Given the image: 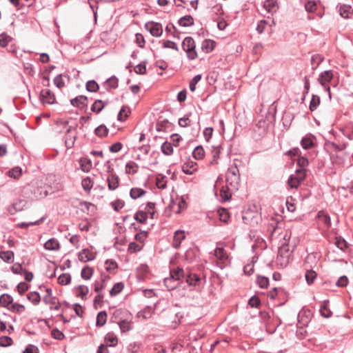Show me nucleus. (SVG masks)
I'll use <instances>...</instances> for the list:
<instances>
[{
    "label": "nucleus",
    "mask_w": 353,
    "mask_h": 353,
    "mask_svg": "<svg viewBox=\"0 0 353 353\" xmlns=\"http://www.w3.org/2000/svg\"><path fill=\"white\" fill-rule=\"evenodd\" d=\"M218 214L219 216V219L223 223H228L230 220V216L229 212L224 208H221L218 210Z\"/></svg>",
    "instance_id": "obj_45"
},
{
    "label": "nucleus",
    "mask_w": 353,
    "mask_h": 353,
    "mask_svg": "<svg viewBox=\"0 0 353 353\" xmlns=\"http://www.w3.org/2000/svg\"><path fill=\"white\" fill-rule=\"evenodd\" d=\"M334 244L342 251H345L348 248L347 242L341 236H336L335 238Z\"/></svg>",
    "instance_id": "obj_39"
},
{
    "label": "nucleus",
    "mask_w": 353,
    "mask_h": 353,
    "mask_svg": "<svg viewBox=\"0 0 353 353\" xmlns=\"http://www.w3.org/2000/svg\"><path fill=\"white\" fill-rule=\"evenodd\" d=\"M71 281V275L69 273H63L58 278V283L66 285Z\"/></svg>",
    "instance_id": "obj_43"
},
{
    "label": "nucleus",
    "mask_w": 353,
    "mask_h": 353,
    "mask_svg": "<svg viewBox=\"0 0 353 353\" xmlns=\"http://www.w3.org/2000/svg\"><path fill=\"white\" fill-rule=\"evenodd\" d=\"M161 152L166 156H170L173 154V146L170 142L165 141L161 146Z\"/></svg>",
    "instance_id": "obj_32"
},
{
    "label": "nucleus",
    "mask_w": 353,
    "mask_h": 353,
    "mask_svg": "<svg viewBox=\"0 0 353 353\" xmlns=\"http://www.w3.org/2000/svg\"><path fill=\"white\" fill-rule=\"evenodd\" d=\"M81 170L85 172H88L92 168V161L87 158H81L79 160Z\"/></svg>",
    "instance_id": "obj_29"
},
{
    "label": "nucleus",
    "mask_w": 353,
    "mask_h": 353,
    "mask_svg": "<svg viewBox=\"0 0 353 353\" xmlns=\"http://www.w3.org/2000/svg\"><path fill=\"white\" fill-rule=\"evenodd\" d=\"M305 172V169H297L295 171V174L290 175V181H293V179L296 180V185H293L295 189L298 188L301 183L305 180L306 177Z\"/></svg>",
    "instance_id": "obj_7"
},
{
    "label": "nucleus",
    "mask_w": 353,
    "mask_h": 353,
    "mask_svg": "<svg viewBox=\"0 0 353 353\" xmlns=\"http://www.w3.org/2000/svg\"><path fill=\"white\" fill-rule=\"evenodd\" d=\"M187 270H184L181 268H177L170 270V276L176 281L179 282L180 280L184 279Z\"/></svg>",
    "instance_id": "obj_12"
},
{
    "label": "nucleus",
    "mask_w": 353,
    "mask_h": 353,
    "mask_svg": "<svg viewBox=\"0 0 353 353\" xmlns=\"http://www.w3.org/2000/svg\"><path fill=\"white\" fill-rule=\"evenodd\" d=\"M126 173L130 174H134L138 172L139 165L134 161H129L125 165Z\"/></svg>",
    "instance_id": "obj_37"
},
{
    "label": "nucleus",
    "mask_w": 353,
    "mask_h": 353,
    "mask_svg": "<svg viewBox=\"0 0 353 353\" xmlns=\"http://www.w3.org/2000/svg\"><path fill=\"white\" fill-rule=\"evenodd\" d=\"M13 302L12 297L8 294H3L0 296V305L3 307H9Z\"/></svg>",
    "instance_id": "obj_26"
},
{
    "label": "nucleus",
    "mask_w": 353,
    "mask_h": 353,
    "mask_svg": "<svg viewBox=\"0 0 353 353\" xmlns=\"http://www.w3.org/2000/svg\"><path fill=\"white\" fill-rule=\"evenodd\" d=\"M178 24L182 27H190L194 25V19L191 15H185L180 18Z\"/></svg>",
    "instance_id": "obj_20"
},
{
    "label": "nucleus",
    "mask_w": 353,
    "mask_h": 353,
    "mask_svg": "<svg viewBox=\"0 0 353 353\" xmlns=\"http://www.w3.org/2000/svg\"><path fill=\"white\" fill-rule=\"evenodd\" d=\"M108 104V101H103L100 99L96 100L91 106V110L99 113Z\"/></svg>",
    "instance_id": "obj_17"
},
{
    "label": "nucleus",
    "mask_w": 353,
    "mask_h": 353,
    "mask_svg": "<svg viewBox=\"0 0 353 353\" xmlns=\"http://www.w3.org/2000/svg\"><path fill=\"white\" fill-rule=\"evenodd\" d=\"M193 157L196 160H201L205 157V150L202 145L196 146L192 152Z\"/></svg>",
    "instance_id": "obj_30"
},
{
    "label": "nucleus",
    "mask_w": 353,
    "mask_h": 353,
    "mask_svg": "<svg viewBox=\"0 0 353 353\" xmlns=\"http://www.w3.org/2000/svg\"><path fill=\"white\" fill-rule=\"evenodd\" d=\"M225 181L226 183L231 187L232 190L236 191L239 190L240 173L236 165H232L228 169L225 175Z\"/></svg>",
    "instance_id": "obj_2"
},
{
    "label": "nucleus",
    "mask_w": 353,
    "mask_h": 353,
    "mask_svg": "<svg viewBox=\"0 0 353 353\" xmlns=\"http://www.w3.org/2000/svg\"><path fill=\"white\" fill-rule=\"evenodd\" d=\"M333 78V73L332 70H325L319 74L318 78L319 83L322 86H325Z\"/></svg>",
    "instance_id": "obj_11"
},
{
    "label": "nucleus",
    "mask_w": 353,
    "mask_h": 353,
    "mask_svg": "<svg viewBox=\"0 0 353 353\" xmlns=\"http://www.w3.org/2000/svg\"><path fill=\"white\" fill-rule=\"evenodd\" d=\"M185 235L183 230H178L174 232L173 236V247L176 249L181 245V241L185 239Z\"/></svg>",
    "instance_id": "obj_13"
},
{
    "label": "nucleus",
    "mask_w": 353,
    "mask_h": 353,
    "mask_svg": "<svg viewBox=\"0 0 353 353\" xmlns=\"http://www.w3.org/2000/svg\"><path fill=\"white\" fill-rule=\"evenodd\" d=\"M146 191L143 189L139 188H133L130 191V196L132 199H137L144 194H145Z\"/></svg>",
    "instance_id": "obj_31"
},
{
    "label": "nucleus",
    "mask_w": 353,
    "mask_h": 353,
    "mask_svg": "<svg viewBox=\"0 0 353 353\" xmlns=\"http://www.w3.org/2000/svg\"><path fill=\"white\" fill-rule=\"evenodd\" d=\"M134 219L139 223H145L148 219L147 212L143 210H139L135 213Z\"/></svg>",
    "instance_id": "obj_25"
},
{
    "label": "nucleus",
    "mask_w": 353,
    "mask_h": 353,
    "mask_svg": "<svg viewBox=\"0 0 353 353\" xmlns=\"http://www.w3.org/2000/svg\"><path fill=\"white\" fill-rule=\"evenodd\" d=\"M318 216L327 226L330 227L331 225L330 216L327 214L324 213L323 211H320Z\"/></svg>",
    "instance_id": "obj_63"
},
{
    "label": "nucleus",
    "mask_w": 353,
    "mask_h": 353,
    "mask_svg": "<svg viewBox=\"0 0 353 353\" xmlns=\"http://www.w3.org/2000/svg\"><path fill=\"white\" fill-rule=\"evenodd\" d=\"M257 284L261 288H267L269 285V279L266 276H257Z\"/></svg>",
    "instance_id": "obj_55"
},
{
    "label": "nucleus",
    "mask_w": 353,
    "mask_h": 353,
    "mask_svg": "<svg viewBox=\"0 0 353 353\" xmlns=\"http://www.w3.org/2000/svg\"><path fill=\"white\" fill-rule=\"evenodd\" d=\"M44 248L48 250H58L60 248V244L56 239L52 238L45 243Z\"/></svg>",
    "instance_id": "obj_18"
},
{
    "label": "nucleus",
    "mask_w": 353,
    "mask_h": 353,
    "mask_svg": "<svg viewBox=\"0 0 353 353\" xmlns=\"http://www.w3.org/2000/svg\"><path fill=\"white\" fill-rule=\"evenodd\" d=\"M105 341L110 343L109 346L114 347L118 343V339L113 333H108L105 337Z\"/></svg>",
    "instance_id": "obj_47"
},
{
    "label": "nucleus",
    "mask_w": 353,
    "mask_h": 353,
    "mask_svg": "<svg viewBox=\"0 0 353 353\" xmlns=\"http://www.w3.org/2000/svg\"><path fill=\"white\" fill-rule=\"evenodd\" d=\"M198 250L196 248H190L185 253V259L189 262L192 263L197 256Z\"/></svg>",
    "instance_id": "obj_24"
},
{
    "label": "nucleus",
    "mask_w": 353,
    "mask_h": 353,
    "mask_svg": "<svg viewBox=\"0 0 353 353\" xmlns=\"http://www.w3.org/2000/svg\"><path fill=\"white\" fill-rule=\"evenodd\" d=\"M12 38L7 34L6 32H3L0 34V46L6 47L9 42L12 41Z\"/></svg>",
    "instance_id": "obj_57"
},
{
    "label": "nucleus",
    "mask_w": 353,
    "mask_h": 353,
    "mask_svg": "<svg viewBox=\"0 0 353 353\" xmlns=\"http://www.w3.org/2000/svg\"><path fill=\"white\" fill-rule=\"evenodd\" d=\"M184 279L189 286L194 287L196 289L202 288L205 283V277L202 279L200 275L189 270H187Z\"/></svg>",
    "instance_id": "obj_4"
},
{
    "label": "nucleus",
    "mask_w": 353,
    "mask_h": 353,
    "mask_svg": "<svg viewBox=\"0 0 353 353\" xmlns=\"http://www.w3.org/2000/svg\"><path fill=\"white\" fill-rule=\"evenodd\" d=\"M145 28L153 37H159L163 34L162 26L159 23L148 21L145 24Z\"/></svg>",
    "instance_id": "obj_6"
},
{
    "label": "nucleus",
    "mask_w": 353,
    "mask_h": 353,
    "mask_svg": "<svg viewBox=\"0 0 353 353\" xmlns=\"http://www.w3.org/2000/svg\"><path fill=\"white\" fill-rule=\"evenodd\" d=\"M263 7L268 12H275L278 8L277 2L274 0H266Z\"/></svg>",
    "instance_id": "obj_23"
},
{
    "label": "nucleus",
    "mask_w": 353,
    "mask_h": 353,
    "mask_svg": "<svg viewBox=\"0 0 353 353\" xmlns=\"http://www.w3.org/2000/svg\"><path fill=\"white\" fill-rule=\"evenodd\" d=\"M316 262V256L313 254H308L305 260V278L308 285H312L317 277V273L314 270Z\"/></svg>",
    "instance_id": "obj_1"
},
{
    "label": "nucleus",
    "mask_w": 353,
    "mask_h": 353,
    "mask_svg": "<svg viewBox=\"0 0 353 353\" xmlns=\"http://www.w3.org/2000/svg\"><path fill=\"white\" fill-rule=\"evenodd\" d=\"M88 101V97L84 95H79L74 99L70 100V103L74 107L79 108L82 109L83 108L88 107V103L86 101Z\"/></svg>",
    "instance_id": "obj_8"
},
{
    "label": "nucleus",
    "mask_w": 353,
    "mask_h": 353,
    "mask_svg": "<svg viewBox=\"0 0 353 353\" xmlns=\"http://www.w3.org/2000/svg\"><path fill=\"white\" fill-rule=\"evenodd\" d=\"M130 113V110L129 107H128L126 105H123L117 115L118 121H125V119L128 117Z\"/></svg>",
    "instance_id": "obj_22"
},
{
    "label": "nucleus",
    "mask_w": 353,
    "mask_h": 353,
    "mask_svg": "<svg viewBox=\"0 0 353 353\" xmlns=\"http://www.w3.org/2000/svg\"><path fill=\"white\" fill-rule=\"evenodd\" d=\"M94 134L99 137H107L108 134V129L105 125H100L95 128Z\"/></svg>",
    "instance_id": "obj_38"
},
{
    "label": "nucleus",
    "mask_w": 353,
    "mask_h": 353,
    "mask_svg": "<svg viewBox=\"0 0 353 353\" xmlns=\"http://www.w3.org/2000/svg\"><path fill=\"white\" fill-rule=\"evenodd\" d=\"M340 15L345 18L348 19L350 17V15L352 14V10L351 9V7H347L345 6H341L339 9Z\"/></svg>",
    "instance_id": "obj_51"
},
{
    "label": "nucleus",
    "mask_w": 353,
    "mask_h": 353,
    "mask_svg": "<svg viewBox=\"0 0 353 353\" xmlns=\"http://www.w3.org/2000/svg\"><path fill=\"white\" fill-rule=\"evenodd\" d=\"M13 344V341L11 337L8 336H2L0 337V347H8Z\"/></svg>",
    "instance_id": "obj_54"
},
{
    "label": "nucleus",
    "mask_w": 353,
    "mask_h": 353,
    "mask_svg": "<svg viewBox=\"0 0 353 353\" xmlns=\"http://www.w3.org/2000/svg\"><path fill=\"white\" fill-rule=\"evenodd\" d=\"M8 309L14 312L21 313L25 310V306L19 303H12V305Z\"/></svg>",
    "instance_id": "obj_62"
},
{
    "label": "nucleus",
    "mask_w": 353,
    "mask_h": 353,
    "mask_svg": "<svg viewBox=\"0 0 353 353\" xmlns=\"http://www.w3.org/2000/svg\"><path fill=\"white\" fill-rule=\"evenodd\" d=\"M314 137L306 135L303 137L301 141V145L304 150H309L315 146V143L313 140Z\"/></svg>",
    "instance_id": "obj_14"
},
{
    "label": "nucleus",
    "mask_w": 353,
    "mask_h": 353,
    "mask_svg": "<svg viewBox=\"0 0 353 353\" xmlns=\"http://www.w3.org/2000/svg\"><path fill=\"white\" fill-rule=\"evenodd\" d=\"M197 163L193 161L188 160L182 165V171L186 174H192L197 170Z\"/></svg>",
    "instance_id": "obj_10"
},
{
    "label": "nucleus",
    "mask_w": 353,
    "mask_h": 353,
    "mask_svg": "<svg viewBox=\"0 0 353 353\" xmlns=\"http://www.w3.org/2000/svg\"><path fill=\"white\" fill-rule=\"evenodd\" d=\"M169 121L168 119H164L161 121H158L156 124V129L158 132H165L168 128Z\"/></svg>",
    "instance_id": "obj_52"
},
{
    "label": "nucleus",
    "mask_w": 353,
    "mask_h": 353,
    "mask_svg": "<svg viewBox=\"0 0 353 353\" xmlns=\"http://www.w3.org/2000/svg\"><path fill=\"white\" fill-rule=\"evenodd\" d=\"M85 89L90 92H96L99 89V85L94 80H90L85 83Z\"/></svg>",
    "instance_id": "obj_40"
},
{
    "label": "nucleus",
    "mask_w": 353,
    "mask_h": 353,
    "mask_svg": "<svg viewBox=\"0 0 353 353\" xmlns=\"http://www.w3.org/2000/svg\"><path fill=\"white\" fill-rule=\"evenodd\" d=\"M39 99L43 104L52 105L57 103L54 94L49 89L41 90Z\"/></svg>",
    "instance_id": "obj_5"
},
{
    "label": "nucleus",
    "mask_w": 353,
    "mask_h": 353,
    "mask_svg": "<svg viewBox=\"0 0 353 353\" xmlns=\"http://www.w3.org/2000/svg\"><path fill=\"white\" fill-rule=\"evenodd\" d=\"M212 153V159L210 161V165L217 164L218 163L217 160L219 159L220 153H221L220 148L219 147H213Z\"/></svg>",
    "instance_id": "obj_49"
},
{
    "label": "nucleus",
    "mask_w": 353,
    "mask_h": 353,
    "mask_svg": "<svg viewBox=\"0 0 353 353\" xmlns=\"http://www.w3.org/2000/svg\"><path fill=\"white\" fill-rule=\"evenodd\" d=\"M154 208H155L154 203H153V202L147 203L144 211H145L147 212V214H150L151 219L154 218V214H155Z\"/></svg>",
    "instance_id": "obj_58"
},
{
    "label": "nucleus",
    "mask_w": 353,
    "mask_h": 353,
    "mask_svg": "<svg viewBox=\"0 0 353 353\" xmlns=\"http://www.w3.org/2000/svg\"><path fill=\"white\" fill-rule=\"evenodd\" d=\"M323 61V58L319 54H314L311 58L312 69L315 70L316 67Z\"/></svg>",
    "instance_id": "obj_60"
},
{
    "label": "nucleus",
    "mask_w": 353,
    "mask_h": 353,
    "mask_svg": "<svg viewBox=\"0 0 353 353\" xmlns=\"http://www.w3.org/2000/svg\"><path fill=\"white\" fill-rule=\"evenodd\" d=\"M163 283L168 290L171 291L175 290L179 287V282L174 280L170 276V277H167L164 279Z\"/></svg>",
    "instance_id": "obj_19"
},
{
    "label": "nucleus",
    "mask_w": 353,
    "mask_h": 353,
    "mask_svg": "<svg viewBox=\"0 0 353 353\" xmlns=\"http://www.w3.org/2000/svg\"><path fill=\"white\" fill-rule=\"evenodd\" d=\"M14 254L11 250L1 251L0 258L6 263H10L13 261Z\"/></svg>",
    "instance_id": "obj_27"
},
{
    "label": "nucleus",
    "mask_w": 353,
    "mask_h": 353,
    "mask_svg": "<svg viewBox=\"0 0 353 353\" xmlns=\"http://www.w3.org/2000/svg\"><path fill=\"white\" fill-rule=\"evenodd\" d=\"M77 139L75 135L71 136L70 134L66 135L65 139V145L68 149H70L74 147V141Z\"/></svg>",
    "instance_id": "obj_56"
},
{
    "label": "nucleus",
    "mask_w": 353,
    "mask_h": 353,
    "mask_svg": "<svg viewBox=\"0 0 353 353\" xmlns=\"http://www.w3.org/2000/svg\"><path fill=\"white\" fill-rule=\"evenodd\" d=\"M46 294L44 296L43 301L46 305H54L55 302L52 300V290L51 288H47L46 289Z\"/></svg>",
    "instance_id": "obj_50"
},
{
    "label": "nucleus",
    "mask_w": 353,
    "mask_h": 353,
    "mask_svg": "<svg viewBox=\"0 0 353 353\" xmlns=\"http://www.w3.org/2000/svg\"><path fill=\"white\" fill-rule=\"evenodd\" d=\"M78 257L81 262H88L95 259V254L88 248L83 249L78 254Z\"/></svg>",
    "instance_id": "obj_9"
},
{
    "label": "nucleus",
    "mask_w": 353,
    "mask_h": 353,
    "mask_svg": "<svg viewBox=\"0 0 353 353\" xmlns=\"http://www.w3.org/2000/svg\"><path fill=\"white\" fill-rule=\"evenodd\" d=\"M93 274V269L88 265L85 266L81 270V276L84 280H89Z\"/></svg>",
    "instance_id": "obj_42"
},
{
    "label": "nucleus",
    "mask_w": 353,
    "mask_h": 353,
    "mask_svg": "<svg viewBox=\"0 0 353 353\" xmlns=\"http://www.w3.org/2000/svg\"><path fill=\"white\" fill-rule=\"evenodd\" d=\"M27 298L34 305L39 304L41 301L40 294L37 292H31L28 293Z\"/></svg>",
    "instance_id": "obj_44"
},
{
    "label": "nucleus",
    "mask_w": 353,
    "mask_h": 353,
    "mask_svg": "<svg viewBox=\"0 0 353 353\" xmlns=\"http://www.w3.org/2000/svg\"><path fill=\"white\" fill-rule=\"evenodd\" d=\"M107 316L105 311L99 312L97 316L96 326L99 327L103 326L106 323Z\"/></svg>",
    "instance_id": "obj_21"
},
{
    "label": "nucleus",
    "mask_w": 353,
    "mask_h": 353,
    "mask_svg": "<svg viewBox=\"0 0 353 353\" xmlns=\"http://www.w3.org/2000/svg\"><path fill=\"white\" fill-rule=\"evenodd\" d=\"M152 312L153 310L150 307H146L138 312V316L142 317L144 319H148L151 317Z\"/></svg>",
    "instance_id": "obj_48"
},
{
    "label": "nucleus",
    "mask_w": 353,
    "mask_h": 353,
    "mask_svg": "<svg viewBox=\"0 0 353 353\" xmlns=\"http://www.w3.org/2000/svg\"><path fill=\"white\" fill-rule=\"evenodd\" d=\"M77 294V296H81V299L85 300L86 299V295L89 292V288L86 285H80L78 287L75 288Z\"/></svg>",
    "instance_id": "obj_33"
},
{
    "label": "nucleus",
    "mask_w": 353,
    "mask_h": 353,
    "mask_svg": "<svg viewBox=\"0 0 353 353\" xmlns=\"http://www.w3.org/2000/svg\"><path fill=\"white\" fill-rule=\"evenodd\" d=\"M232 191L231 187L227 184L225 186H222L220 190V196L223 201H228L232 197Z\"/></svg>",
    "instance_id": "obj_15"
},
{
    "label": "nucleus",
    "mask_w": 353,
    "mask_h": 353,
    "mask_svg": "<svg viewBox=\"0 0 353 353\" xmlns=\"http://www.w3.org/2000/svg\"><path fill=\"white\" fill-rule=\"evenodd\" d=\"M25 201L19 200L18 202L13 203L12 208L10 209V213L13 214L15 212L22 210L25 205Z\"/></svg>",
    "instance_id": "obj_53"
},
{
    "label": "nucleus",
    "mask_w": 353,
    "mask_h": 353,
    "mask_svg": "<svg viewBox=\"0 0 353 353\" xmlns=\"http://www.w3.org/2000/svg\"><path fill=\"white\" fill-rule=\"evenodd\" d=\"M123 288L124 284L122 282L115 283L110 290V295L111 296H116L123 290Z\"/></svg>",
    "instance_id": "obj_36"
},
{
    "label": "nucleus",
    "mask_w": 353,
    "mask_h": 353,
    "mask_svg": "<svg viewBox=\"0 0 353 353\" xmlns=\"http://www.w3.org/2000/svg\"><path fill=\"white\" fill-rule=\"evenodd\" d=\"M214 41L210 39H205L201 46V49L205 52L208 53L213 50L214 48Z\"/></svg>",
    "instance_id": "obj_34"
},
{
    "label": "nucleus",
    "mask_w": 353,
    "mask_h": 353,
    "mask_svg": "<svg viewBox=\"0 0 353 353\" xmlns=\"http://www.w3.org/2000/svg\"><path fill=\"white\" fill-rule=\"evenodd\" d=\"M107 90L116 89L119 86V79L115 76H112L105 81Z\"/></svg>",
    "instance_id": "obj_28"
},
{
    "label": "nucleus",
    "mask_w": 353,
    "mask_h": 353,
    "mask_svg": "<svg viewBox=\"0 0 353 353\" xmlns=\"http://www.w3.org/2000/svg\"><path fill=\"white\" fill-rule=\"evenodd\" d=\"M81 185L84 190L90 191L93 186V182L90 178L86 177L82 180Z\"/></svg>",
    "instance_id": "obj_61"
},
{
    "label": "nucleus",
    "mask_w": 353,
    "mask_h": 353,
    "mask_svg": "<svg viewBox=\"0 0 353 353\" xmlns=\"http://www.w3.org/2000/svg\"><path fill=\"white\" fill-rule=\"evenodd\" d=\"M328 303L329 301H324L323 305L320 308V313L325 318H330L332 315V312L327 306Z\"/></svg>",
    "instance_id": "obj_35"
},
{
    "label": "nucleus",
    "mask_w": 353,
    "mask_h": 353,
    "mask_svg": "<svg viewBox=\"0 0 353 353\" xmlns=\"http://www.w3.org/2000/svg\"><path fill=\"white\" fill-rule=\"evenodd\" d=\"M119 179L116 174H111L108 177V186L109 190H114L119 186Z\"/></svg>",
    "instance_id": "obj_16"
},
{
    "label": "nucleus",
    "mask_w": 353,
    "mask_h": 353,
    "mask_svg": "<svg viewBox=\"0 0 353 353\" xmlns=\"http://www.w3.org/2000/svg\"><path fill=\"white\" fill-rule=\"evenodd\" d=\"M297 165L300 167L299 169H305L309 165L308 159L305 157L299 156L297 159Z\"/></svg>",
    "instance_id": "obj_64"
},
{
    "label": "nucleus",
    "mask_w": 353,
    "mask_h": 353,
    "mask_svg": "<svg viewBox=\"0 0 353 353\" xmlns=\"http://www.w3.org/2000/svg\"><path fill=\"white\" fill-rule=\"evenodd\" d=\"M21 174L22 169L19 166L14 167L8 172V175L14 179L19 178Z\"/></svg>",
    "instance_id": "obj_46"
},
{
    "label": "nucleus",
    "mask_w": 353,
    "mask_h": 353,
    "mask_svg": "<svg viewBox=\"0 0 353 353\" xmlns=\"http://www.w3.org/2000/svg\"><path fill=\"white\" fill-rule=\"evenodd\" d=\"M321 103L320 97L316 94H312V99L310 103L309 108L310 111L313 112L316 110L317 107Z\"/></svg>",
    "instance_id": "obj_41"
},
{
    "label": "nucleus",
    "mask_w": 353,
    "mask_h": 353,
    "mask_svg": "<svg viewBox=\"0 0 353 353\" xmlns=\"http://www.w3.org/2000/svg\"><path fill=\"white\" fill-rule=\"evenodd\" d=\"M183 50L186 52L187 57L189 60H194L197 58L198 54L196 50V43L192 37H185L181 44Z\"/></svg>",
    "instance_id": "obj_3"
},
{
    "label": "nucleus",
    "mask_w": 353,
    "mask_h": 353,
    "mask_svg": "<svg viewBox=\"0 0 353 353\" xmlns=\"http://www.w3.org/2000/svg\"><path fill=\"white\" fill-rule=\"evenodd\" d=\"M214 255L219 260H224L227 258V253L223 248H216L214 250Z\"/></svg>",
    "instance_id": "obj_59"
}]
</instances>
